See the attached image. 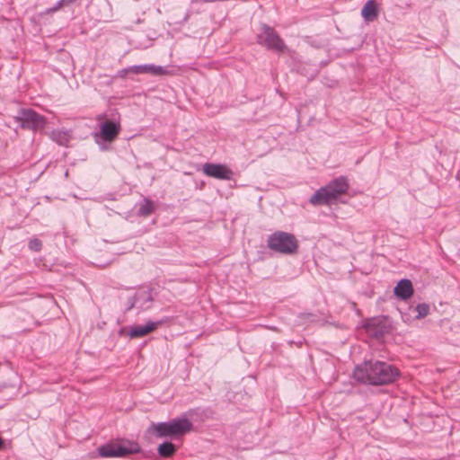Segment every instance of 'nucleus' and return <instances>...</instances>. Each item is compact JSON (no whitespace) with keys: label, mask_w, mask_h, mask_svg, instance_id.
Listing matches in <instances>:
<instances>
[{"label":"nucleus","mask_w":460,"mask_h":460,"mask_svg":"<svg viewBox=\"0 0 460 460\" xmlns=\"http://www.w3.org/2000/svg\"><path fill=\"white\" fill-rule=\"evenodd\" d=\"M400 376L398 368L393 365L379 361L368 360L358 365L353 371V378L358 383L370 385H389Z\"/></svg>","instance_id":"obj_1"},{"label":"nucleus","mask_w":460,"mask_h":460,"mask_svg":"<svg viewBox=\"0 0 460 460\" xmlns=\"http://www.w3.org/2000/svg\"><path fill=\"white\" fill-rule=\"evenodd\" d=\"M192 429L191 421L187 418L173 419L168 422L153 423L151 429L156 437H178L190 432Z\"/></svg>","instance_id":"obj_2"},{"label":"nucleus","mask_w":460,"mask_h":460,"mask_svg":"<svg viewBox=\"0 0 460 460\" xmlns=\"http://www.w3.org/2000/svg\"><path fill=\"white\" fill-rule=\"evenodd\" d=\"M268 247L275 252L292 254L297 251L298 243L294 234L278 231L270 234L267 240Z\"/></svg>","instance_id":"obj_3"},{"label":"nucleus","mask_w":460,"mask_h":460,"mask_svg":"<svg viewBox=\"0 0 460 460\" xmlns=\"http://www.w3.org/2000/svg\"><path fill=\"white\" fill-rule=\"evenodd\" d=\"M102 457H124L140 452L139 445L132 440H121L103 445L98 448Z\"/></svg>","instance_id":"obj_4"},{"label":"nucleus","mask_w":460,"mask_h":460,"mask_svg":"<svg viewBox=\"0 0 460 460\" xmlns=\"http://www.w3.org/2000/svg\"><path fill=\"white\" fill-rule=\"evenodd\" d=\"M16 120L21 123L22 128L31 130L43 129L46 125V119L31 109L22 110Z\"/></svg>","instance_id":"obj_5"},{"label":"nucleus","mask_w":460,"mask_h":460,"mask_svg":"<svg viewBox=\"0 0 460 460\" xmlns=\"http://www.w3.org/2000/svg\"><path fill=\"white\" fill-rule=\"evenodd\" d=\"M259 44L266 47L269 49L275 51H283L285 44L276 31L263 24L261 26V32L257 36Z\"/></svg>","instance_id":"obj_6"},{"label":"nucleus","mask_w":460,"mask_h":460,"mask_svg":"<svg viewBox=\"0 0 460 460\" xmlns=\"http://www.w3.org/2000/svg\"><path fill=\"white\" fill-rule=\"evenodd\" d=\"M205 175L219 180H230L233 172L225 164L207 163L202 167Z\"/></svg>","instance_id":"obj_7"},{"label":"nucleus","mask_w":460,"mask_h":460,"mask_svg":"<svg viewBox=\"0 0 460 460\" xmlns=\"http://www.w3.org/2000/svg\"><path fill=\"white\" fill-rule=\"evenodd\" d=\"M127 73H132L135 75L148 74L155 76L172 75L167 67L156 66L153 64L138 65L129 66L125 70Z\"/></svg>","instance_id":"obj_8"},{"label":"nucleus","mask_w":460,"mask_h":460,"mask_svg":"<svg viewBox=\"0 0 460 460\" xmlns=\"http://www.w3.org/2000/svg\"><path fill=\"white\" fill-rule=\"evenodd\" d=\"M120 131V124L112 120H105L100 126V137L106 142L116 139Z\"/></svg>","instance_id":"obj_9"},{"label":"nucleus","mask_w":460,"mask_h":460,"mask_svg":"<svg viewBox=\"0 0 460 460\" xmlns=\"http://www.w3.org/2000/svg\"><path fill=\"white\" fill-rule=\"evenodd\" d=\"M336 199V195L332 191L329 186L326 185L315 191V193L310 198L309 202L314 206H318L329 204Z\"/></svg>","instance_id":"obj_10"},{"label":"nucleus","mask_w":460,"mask_h":460,"mask_svg":"<svg viewBox=\"0 0 460 460\" xmlns=\"http://www.w3.org/2000/svg\"><path fill=\"white\" fill-rule=\"evenodd\" d=\"M394 292L402 300L409 299L413 295L411 281L406 279H401L395 286Z\"/></svg>","instance_id":"obj_11"},{"label":"nucleus","mask_w":460,"mask_h":460,"mask_svg":"<svg viewBox=\"0 0 460 460\" xmlns=\"http://www.w3.org/2000/svg\"><path fill=\"white\" fill-rule=\"evenodd\" d=\"M378 13L379 7L375 0L367 1L361 10V15L367 22L375 21L377 18Z\"/></svg>","instance_id":"obj_12"},{"label":"nucleus","mask_w":460,"mask_h":460,"mask_svg":"<svg viewBox=\"0 0 460 460\" xmlns=\"http://www.w3.org/2000/svg\"><path fill=\"white\" fill-rule=\"evenodd\" d=\"M158 323L154 322H148L145 325L133 326L129 331L130 338H140L150 333L157 328Z\"/></svg>","instance_id":"obj_13"},{"label":"nucleus","mask_w":460,"mask_h":460,"mask_svg":"<svg viewBox=\"0 0 460 460\" xmlns=\"http://www.w3.org/2000/svg\"><path fill=\"white\" fill-rule=\"evenodd\" d=\"M327 185L337 198L346 193L349 189L348 180L345 177L336 178Z\"/></svg>","instance_id":"obj_14"},{"label":"nucleus","mask_w":460,"mask_h":460,"mask_svg":"<svg viewBox=\"0 0 460 460\" xmlns=\"http://www.w3.org/2000/svg\"><path fill=\"white\" fill-rule=\"evenodd\" d=\"M49 137L60 146H66L70 140V134L68 131L53 130Z\"/></svg>","instance_id":"obj_15"},{"label":"nucleus","mask_w":460,"mask_h":460,"mask_svg":"<svg viewBox=\"0 0 460 460\" xmlns=\"http://www.w3.org/2000/svg\"><path fill=\"white\" fill-rule=\"evenodd\" d=\"M157 452L162 457H171L176 452V447L171 442H164L158 447Z\"/></svg>","instance_id":"obj_16"},{"label":"nucleus","mask_w":460,"mask_h":460,"mask_svg":"<svg viewBox=\"0 0 460 460\" xmlns=\"http://www.w3.org/2000/svg\"><path fill=\"white\" fill-rule=\"evenodd\" d=\"M154 203L149 199H144L143 202L140 204L138 213L141 216L147 217L154 211Z\"/></svg>","instance_id":"obj_17"},{"label":"nucleus","mask_w":460,"mask_h":460,"mask_svg":"<svg viewBox=\"0 0 460 460\" xmlns=\"http://www.w3.org/2000/svg\"><path fill=\"white\" fill-rule=\"evenodd\" d=\"M415 310L418 313L416 318L421 319L426 317L429 314V305L425 303L419 304L417 305Z\"/></svg>","instance_id":"obj_18"},{"label":"nucleus","mask_w":460,"mask_h":460,"mask_svg":"<svg viewBox=\"0 0 460 460\" xmlns=\"http://www.w3.org/2000/svg\"><path fill=\"white\" fill-rule=\"evenodd\" d=\"M42 243L39 239H32L29 243V248L32 251L38 252L41 249Z\"/></svg>","instance_id":"obj_19"},{"label":"nucleus","mask_w":460,"mask_h":460,"mask_svg":"<svg viewBox=\"0 0 460 460\" xmlns=\"http://www.w3.org/2000/svg\"><path fill=\"white\" fill-rule=\"evenodd\" d=\"M63 5H65V0H59L53 7L47 10V13H52L58 11Z\"/></svg>","instance_id":"obj_20"},{"label":"nucleus","mask_w":460,"mask_h":460,"mask_svg":"<svg viewBox=\"0 0 460 460\" xmlns=\"http://www.w3.org/2000/svg\"><path fill=\"white\" fill-rule=\"evenodd\" d=\"M75 0H65V4H70L74 3Z\"/></svg>","instance_id":"obj_21"},{"label":"nucleus","mask_w":460,"mask_h":460,"mask_svg":"<svg viewBox=\"0 0 460 460\" xmlns=\"http://www.w3.org/2000/svg\"><path fill=\"white\" fill-rule=\"evenodd\" d=\"M3 445H4V441H3V439L0 438V448L3 447Z\"/></svg>","instance_id":"obj_22"}]
</instances>
